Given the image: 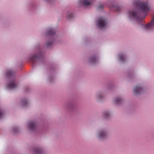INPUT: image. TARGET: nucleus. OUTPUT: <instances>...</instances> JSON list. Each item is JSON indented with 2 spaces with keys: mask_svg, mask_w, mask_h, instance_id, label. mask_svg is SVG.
<instances>
[{
  "mask_svg": "<svg viewBox=\"0 0 154 154\" xmlns=\"http://www.w3.org/2000/svg\"><path fill=\"white\" fill-rule=\"evenodd\" d=\"M128 76L129 78H132L134 77V74L133 72L130 71L128 72Z\"/></svg>",
  "mask_w": 154,
  "mask_h": 154,
  "instance_id": "aec40b11",
  "label": "nucleus"
},
{
  "mask_svg": "<svg viewBox=\"0 0 154 154\" xmlns=\"http://www.w3.org/2000/svg\"><path fill=\"white\" fill-rule=\"evenodd\" d=\"M56 33L55 29L51 28L48 29L45 33V36L48 40L45 43L46 46L48 47L52 45L55 41L54 37L53 36Z\"/></svg>",
  "mask_w": 154,
  "mask_h": 154,
  "instance_id": "f03ea898",
  "label": "nucleus"
},
{
  "mask_svg": "<svg viewBox=\"0 0 154 154\" xmlns=\"http://www.w3.org/2000/svg\"><path fill=\"white\" fill-rule=\"evenodd\" d=\"M104 93L103 92H99L95 95L96 100L98 101H100L105 97Z\"/></svg>",
  "mask_w": 154,
  "mask_h": 154,
  "instance_id": "9d476101",
  "label": "nucleus"
},
{
  "mask_svg": "<svg viewBox=\"0 0 154 154\" xmlns=\"http://www.w3.org/2000/svg\"><path fill=\"white\" fill-rule=\"evenodd\" d=\"M133 4L136 7L139 12L144 14H147L150 10V7L147 2H141L137 0L133 2Z\"/></svg>",
  "mask_w": 154,
  "mask_h": 154,
  "instance_id": "f257e3e1",
  "label": "nucleus"
},
{
  "mask_svg": "<svg viewBox=\"0 0 154 154\" xmlns=\"http://www.w3.org/2000/svg\"><path fill=\"white\" fill-rule=\"evenodd\" d=\"M109 136L108 131L106 128H100L97 131L96 137L99 141H104L108 139Z\"/></svg>",
  "mask_w": 154,
  "mask_h": 154,
  "instance_id": "7ed1b4c3",
  "label": "nucleus"
},
{
  "mask_svg": "<svg viewBox=\"0 0 154 154\" xmlns=\"http://www.w3.org/2000/svg\"><path fill=\"white\" fill-rule=\"evenodd\" d=\"M79 2L80 4H82L84 6H89L92 3L91 0H80Z\"/></svg>",
  "mask_w": 154,
  "mask_h": 154,
  "instance_id": "ddd939ff",
  "label": "nucleus"
},
{
  "mask_svg": "<svg viewBox=\"0 0 154 154\" xmlns=\"http://www.w3.org/2000/svg\"><path fill=\"white\" fill-rule=\"evenodd\" d=\"M73 16V14L70 12H68L67 14V17L68 19H70L72 18Z\"/></svg>",
  "mask_w": 154,
  "mask_h": 154,
  "instance_id": "b1692460",
  "label": "nucleus"
},
{
  "mask_svg": "<svg viewBox=\"0 0 154 154\" xmlns=\"http://www.w3.org/2000/svg\"><path fill=\"white\" fill-rule=\"evenodd\" d=\"M110 113L107 111L104 112L103 113V116L105 119H108L109 118L110 116Z\"/></svg>",
  "mask_w": 154,
  "mask_h": 154,
  "instance_id": "6ab92c4d",
  "label": "nucleus"
},
{
  "mask_svg": "<svg viewBox=\"0 0 154 154\" xmlns=\"http://www.w3.org/2000/svg\"><path fill=\"white\" fill-rule=\"evenodd\" d=\"M64 106L66 110L69 112H71L74 110L75 106L73 102H69L65 104Z\"/></svg>",
  "mask_w": 154,
  "mask_h": 154,
  "instance_id": "6e6552de",
  "label": "nucleus"
},
{
  "mask_svg": "<svg viewBox=\"0 0 154 154\" xmlns=\"http://www.w3.org/2000/svg\"><path fill=\"white\" fill-rule=\"evenodd\" d=\"M118 58L122 62H124L126 59L125 55L122 53L120 54L119 55Z\"/></svg>",
  "mask_w": 154,
  "mask_h": 154,
  "instance_id": "a211bd4d",
  "label": "nucleus"
},
{
  "mask_svg": "<svg viewBox=\"0 0 154 154\" xmlns=\"http://www.w3.org/2000/svg\"><path fill=\"white\" fill-rule=\"evenodd\" d=\"M45 0L46 1L50 2L51 0Z\"/></svg>",
  "mask_w": 154,
  "mask_h": 154,
  "instance_id": "a878e982",
  "label": "nucleus"
},
{
  "mask_svg": "<svg viewBox=\"0 0 154 154\" xmlns=\"http://www.w3.org/2000/svg\"><path fill=\"white\" fill-rule=\"evenodd\" d=\"M98 61V59L95 55L91 56L88 59V62L91 65L95 64Z\"/></svg>",
  "mask_w": 154,
  "mask_h": 154,
  "instance_id": "f8f14e48",
  "label": "nucleus"
},
{
  "mask_svg": "<svg viewBox=\"0 0 154 154\" xmlns=\"http://www.w3.org/2000/svg\"><path fill=\"white\" fill-rule=\"evenodd\" d=\"M17 85L14 79L13 80L11 81L10 82L8 83L7 85V88L9 89H14L17 87Z\"/></svg>",
  "mask_w": 154,
  "mask_h": 154,
  "instance_id": "9b49d317",
  "label": "nucleus"
},
{
  "mask_svg": "<svg viewBox=\"0 0 154 154\" xmlns=\"http://www.w3.org/2000/svg\"><path fill=\"white\" fill-rule=\"evenodd\" d=\"M114 102L116 104L120 105L122 103L123 100L121 97H118L114 99Z\"/></svg>",
  "mask_w": 154,
  "mask_h": 154,
  "instance_id": "2eb2a0df",
  "label": "nucleus"
},
{
  "mask_svg": "<svg viewBox=\"0 0 154 154\" xmlns=\"http://www.w3.org/2000/svg\"><path fill=\"white\" fill-rule=\"evenodd\" d=\"M128 15L129 19L131 20H136L140 22L141 26L143 24L141 23L143 19L140 17V14L139 11L135 10H131L128 11Z\"/></svg>",
  "mask_w": 154,
  "mask_h": 154,
  "instance_id": "20e7f679",
  "label": "nucleus"
},
{
  "mask_svg": "<svg viewBox=\"0 0 154 154\" xmlns=\"http://www.w3.org/2000/svg\"><path fill=\"white\" fill-rule=\"evenodd\" d=\"M107 24V20L105 17H102L99 18L96 23V25L99 29H102Z\"/></svg>",
  "mask_w": 154,
  "mask_h": 154,
  "instance_id": "423d86ee",
  "label": "nucleus"
},
{
  "mask_svg": "<svg viewBox=\"0 0 154 154\" xmlns=\"http://www.w3.org/2000/svg\"><path fill=\"white\" fill-rule=\"evenodd\" d=\"M144 92L143 88L140 85H137L135 86L133 90V94L137 96L143 93Z\"/></svg>",
  "mask_w": 154,
  "mask_h": 154,
  "instance_id": "0eeeda50",
  "label": "nucleus"
},
{
  "mask_svg": "<svg viewBox=\"0 0 154 154\" xmlns=\"http://www.w3.org/2000/svg\"><path fill=\"white\" fill-rule=\"evenodd\" d=\"M43 54L42 53L41 51L39 50L38 53L30 56L29 59L32 63H34L40 60L43 57Z\"/></svg>",
  "mask_w": 154,
  "mask_h": 154,
  "instance_id": "39448f33",
  "label": "nucleus"
},
{
  "mask_svg": "<svg viewBox=\"0 0 154 154\" xmlns=\"http://www.w3.org/2000/svg\"><path fill=\"white\" fill-rule=\"evenodd\" d=\"M28 104V101L26 98H23L21 100L20 105L22 107H26Z\"/></svg>",
  "mask_w": 154,
  "mask_h": 154,
  "instance_id": "4468645a",
  "label": "nucleus"
},
{
  "mask_svg": "<svg viewBox=\"0 0 154 154\" xmlns=\"http://www.w3.org/2000/svg\"><path fill=\"white\" fill-rule=\"evenodd\" d=\"M37 124L34 121H31L28 123V127L29 129L32 131H34L36 130L37 128Z\"/></svg>",
  "mask_w": 154,
  "mask_h": 154,
  "instance_id": "1a4fd4ad",
  "label": "nucleus"
},
{
  "mask_svg": "<svg viewBox=\"0 0 154 154\" xmlns=\"http://www.w3.org/2000/svg\"><path fill=\"white\" fill-rule=\"evenodd\" d=\"M116 9L118 11H119L120 10V7L119 6H116Z\"/></svg>",
  "mask_w": 154,
  "mask_h": 154,
  "instance_id": "393cba45",
  "label": "nucleus"
},
{
  "mask_svg": "<svg viewBox=\"0 0 154 154\" xmlns=\"http://www.w3.org/2000/svg\"><path fill=\"white\" fill-rule=\"evenodd\" d=\"M34 152L36 154H42L43 152V149L41 148L35 147L33 149Z\"/></svg>",
  "mask_w": 154,
  "mask_h": 154,
  "instance_id": "dca6fc26",
  "label": "nucleus"
},
{
  "mask_svg": "<svg viewBox=\"0 0 154 154\" xmlns=\"http://www.w3.org/2000/svg\"><path fill=\"white\" fill-rule=\"evenodd\" d=\"M104 5V4H102L101 5H100L97 6V10L98 11L101 10L103 8V6Z\"/></svg>",
  "mask_w": 154,
  "mask_h": 154,
  "instance_id": "5701e85b",
  "label": "nucleus"
},
{
  "mask_svg": "<svg viewBox=\"0 0 154 154\" xmlns=\"http://www.w3.org/2000/svg\"><path fill=\"white\" fill-rule=\"evenodd\" d=\"M4 113V111L0 107V119H2L3 117Z\"/></svg>",
  "mask_w": 154,
  "mask_h": 154,
  "instance_id": "4be33fe9",
  "label": "nucleus"
},
{
  "mask_svg": "<svg viewBox=\"0 0 154 154\" xmlns=\"http://www.w3.org/2000/svg\"><path fill=\"white\" fill-rule=\"evenodd\" d=\"M15 74V72L13 71L12 70L9 69L8 70L6 73V75L9 78L12 77Z\"/></svg>",
  "mask_w": 154,
  "mask_h": 154,
  "instance_id": "f3484780",
  "label": "nucleus"
},
{
  "mask_svg": "<svg viewBox=\"0 0 154 154\" xmlns=\"http://www.w3.org/2000/svg\"><path fill=\"white\" fill-rule=\"evenodd\" d=\"M19 131V129L16 127H14L12 128V133L14 134H16Z\"/></svg>",
  "mask_w": 154,
  "mask_h": 154,
  "instance_id": "412c9836",
  "label": "nucleus"
}]
</instances>
